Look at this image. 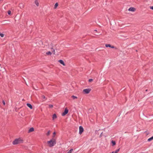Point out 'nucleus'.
<instances>
[{
	"label": "nucleus",
	"mask_w": 153,
	"mask_h": 153,
	"mask_svg": "<svg viewBox=\"0 0 153 153\" xmlns=\"http://www.w3.org/2000/svg\"><path fill=\"white\" fill-rule=\"evenodd\" d=\"M105 46L106 47H109L111 48H114V46H111V45L110 44H106Z\"/></svg>",
	"instance_id": "nucleus-9"
},
{
	"label": "nucleus",
	"mask_w": 153,
	"mask_h": 153,
	"mask_svg": "<svg viewBox=\"0 0 153 153\" xmlns=\"http://www.w3.org/2000/svg\"><path fill=\"white\" fill-rule=\"evenodd\" d=\"M20 7L21 8H23L24 7V6L22 4H21L20 5Z\"/></svg>",
	"instance_id": "nucleus-21"
},
{
	"label": "nucleus",
	"mask_w": 153,
	"mask_h": 153,
	"mask_svg": "<svg viewBox=\"0 0 153 153\" xmlns=\"http://www.w3.org/2000/svg\"><path fill=\"white\" fill-rule=\"evenodd\" d=\"M71 98L73 99V100H74L75 99H77L78 98V97L76 96H75L74 95H73L71 96Z\"/></svg>",
	"instance_id": "nucleus-13"
},
{
	"label": "nucleus",
	"mask_w": 153,
	"mask_h": 153,
	"mask_svg": "<svg viewBox=\"0 0 153 153\" xmlns=\"http://www.w3.org/2000/svg\"><path fill=\"white\" fill-rule=\"evenodd\" d=\"M128 10L129 11H131L132 12H134L136 10V9L133 7H130Z\"/></svg>",
	"instance_id": "nucleus-6"
},
{
	"label": "nucleus",
	"mask_w": 153,
	"mask_h": 153,
	"mask_svg": "<svg viewBox=\"0 0 153 153\" xmlns=\"http://www.w3.org/2000/svg\"><path fill=\"white\" fill-rule=\"evenodd\" d=\"M49 107L50 108H52L53 107V105H49Z\"/></svg>",
	"instance_id": "nucleus-24"
},
{
	"label": "nucleus",
	"mask_w": 153,
	"mask_h": 153,
	"mask_svg": "<svg viewBox=\"0 0 153 153\" xmlns=\"http://www.w3.org/2000/svg\"><path fill=\"white\" fill-rule=\"evenodd\" d=\"M0 36L2 37H4V34H3V33H0Z\"/></svg>",
	"instance_id": "nucleus-20"
},
{
	"label": "nucleus",
	"mask_w": 153,
	"mask_h": 153,
	"mask_svg": "<svg viewBox=\"0 0 153 153\" xmlns=\"http://www.w3.org/2000/svg\"><path fill=\"white\" fill-rule=\"evenodd\" d=\"M120 149H119L117 150H116L115 151H113L111 152V153H117L120 151Z\"/></svg>",
	"instance_id": "nucleus-12"
},
{
	"label": "nucleus",
	"mask_w": 153,
	"mask_h": 153,
	"mask_svg": "<svg viewBox=\"0 0 153 153\" xmlns=\"http://www.w3.org/2000/svg\"><path fill=\"white\" fill-rule=\"evenodd\" d=\"M94 31H96H96H97V30H94Z\"/></svg>",
	"instance_id": "nucleus-30"
},
{
	"label": "nucleus",
	"mask_w": 153,
	"mask_h": 153,
	"mask_svg": "<svg viewBox=\"0 0 153 153\" xmlns=\"http://www.w3.org/2000/svg\"><path fill=\"white\" fill-rule=\"evenodd\" d=\"M34 131V128L33 127H32L30 128V129L28 130V133H30L31 132H33Z\"/></svg>",
	"instance_id": "nucleus-8"
},
{
	"label": "nucleus",
	"mask_w": 153,
	"mask_h": 153,
	"mask_svg": "<svg viewBox=\"0 0 153 153\" xmlns=\"http://www.w3.org/2000/svg\"><path fill=\"white\" fill-rule=\"evenodd\" d=\"M27 105L28 107H29L30 109H32L33 107L32 105L29 103H27Z\"/></svg>",
	"instance_id": "nucleus-10"
},
{
	"label": "nucleus",
	"mask_w": 153,
	"mask_h": 153,
	"mask_svg": "<svg viewBox=\"0 0 153 153\" xmlns=\"http://www.w3.org/2000/svg\"><path fill=\"white\" fill-rule=\"evenodd\" d=\"M46 54L47 55H51V53L50 51H48L46 53Z\"/></svg>",
	"instance_id": "nucleus-17"
},
{
	"label": "nucleus",
	"mask_w": 153,
	"mask_h": 153,
	"mask_svg": "<svg viewBox=\"0 0 153 153\" xmlns=\"http://www.w3.org/2000/svg\"><path fill=\"white\" fill-rule=\"evenodd\" d=\"M47 143L48 144L49 146L51 147L54 146L56 144V142L55 140L53 138L50 140L48 141Z\"/></svg>",
	"instance_id": "nucleus-2"
},
{
	"label": "nucleus",
	"mask_w": 153,
	"mask_h": 153,
	"mask_svg": "<svg viewBox=\"0 0 153 153\" xmlns=\"http://www.w3.org/2000/svg\"><path fill=\"white\" fill-rule=\"evenodd\" d=\"M50 134V131H48V132L47 133L46 135L47 136H48Z\"/></svg>",
	"instance_id": "nucleus-22"
},
{
	"label": "nucleus",
	"mask_w": 153,
	"mask_h": 153,
	"mask_svg": "<svg viewBox=\"0 0 153 153\" xmlns=\"http://www.w3.org/2000/svg\"><path fill=\"white\" fill-rule=\"evenodd\" d=\"M140 153H143V152H141Z\"/></svg>",
	"instance_id": "nucleus-31"
},
{
	"label": "nucleus",
	"mask_w": 153,
	"mask_h": 153,
	"mask_svg": "<svg viewBox=\"0 0 153 153\" xmlns=\"http://www.w3.org/2000/svg\"><path fill=\"white\" fill-rule=\"evenodd\" d=\"M73 151V149H71L69 151H68L67 153H71Z\"/></svg>",
	"instance_id": "nucleus-18"
},
{
	"label": "nucleus",
	"mask_w": 153,
	"mask_h": 153,
	"mask_svg": "<svg viewBox=\"0 0 153 153\" xmlns=\"http://www.w3.org/2000/svg\"><path fill=\"white\" fill-rule=\"evenodd\" d=\"M84 129L83 127L82 126L79 127V134H81L83 131Z\"/></svg>",
	"instance_id": "nucleus-4"
},
{
	"label": "nucleus",
	"mask_w": 153,
	"mask_h": 153,
	"mask_svg": "<svg viewBox=\"0 0 153 153\" xmlns=\"http://www.w3.org/2000/svg\"><path fill=\"white\" fill-rule=\"evenodd\" d=\"M11 11H10V10H9L8 11V14H9V15H10V14H11Z\"/></svg>",
	"instance_id": "nucleus-25"
},
{
	"label": "nucleus",
	"mask_w": 153,
	"mask_h": 153,
	"mask_svg": "<svg viewBox=\"0 0 153 153\" xmlns=\"http://www.w3.org/2000/svg\"><path fill=\"white\" fill-rule=\"evenodd\" d=\"M93 80L92 79H90L89 80V81L90 82H91L92 81H93Z\"/></svg>",
	"instance_id": "nucleus-26"
},
{
	"label": "nucleus",
	"mask_w": 153,
	"mask_h": 153,
	"mask_svg": "<svg viewBox=\"0 0 153 153\" xmlns=\"http://www.w3.org/2000/svg\"><path fill=\"white\" fill-rule=\"evenodd\" d=\"M58 62L62 65L63 66H65V63L64 61L62 60H60L58 61Z\"/></svg>",
	"instance_id": "nucleus-7"
},
{
	"label": "nucleus",
	"mask_w": 153,
	"mask_h": 153,
	"mask_svg": "<svg viewBox=\"0 0 153 153\" xmlns=\"http://www.w3.org/2000/svg\"><path fill=\"white\" fill-rule=\"evenodd\" d=\"M111 143L112 144V146H114L116 144V143L114 141L112 140L111 141Z\"/></svg>",
	"instance_id": "nucleus-14"
},
{
	"label": "nucleus",
	"mask_w": 153,
	"mask_h": 153,
	"mask_svg": "<svg viewBox=\"0 0 153 153\" xmlns=\"http://www.w3.org/2000/svg\"><path fill=\"white\" fill-rule=\"evenodd\" d=\"M68 112V110L67 108H65L64 111L62 113V116H65Z\"/></svg>",
	"instance_id": "nucleus-5"
},
{
	"label": "nucleus",
	"mask_w": 153,
	"mask_h": 153,
	"mask_svg": "<svg viewBox=\"0 0 153 153\" xmlns=\"http://www.w3.org/2000/svg\"><path fill=\"white\" fill-rule=\"evenodd\" d=\"M35 3L37 5V6H38L39 5V3L38 2L37 0H35Z\"/></svg>",
	"instance_id": "nucleus-11"
},
{
	"label": "nucleus",
	"mask_w": 153,
	"mask_h": 153,
	"mask_svg": "<svg viewBox=\"0 0 153 153\" xmlns=\"http://www.w3.org/2000/svg\"><path fill=\"white\" fill-rule=\"evenodd\" d=\"M149 8L150 9L153 10V6H150Z\"/></svg>",
	"instance_id": "nucleus-28"
},
{
	"label": "nucleus",
	"mask_w": 153,
	"mask_h": 153,
	"mask_svg": "<svg viewBox=\"0 0 153 153\" xmlns=\"http://www.w3.org/2000/svg\"><path fill=\"white\" fill-rule=\"evenodd\" d=\"M55 134H56V132H54L53 133V137H54V135Z\"/></svg>",
	"instance_id": "nucleus-29"
},
{
	"label": "nucleus",
	"mask_w": 153,
	"mask_h": 153,
	"mask_svg": "<svg viewBox=\"0 0 153 153\" xmlns=\"http://www.w3.org/2000/svg\"><path fill=\"white\" fill-rule=\"evenodd\" d=\"M152 140H153V136H152V137H151V138L148 139V141H151Z\"/></svg>",
	"instance_id": "nucleus-15"
},
{
	"label": "nucleus",
	"mask_w": 153,
	"mask_h": 153,
	"mask_svg": "<svg viewBox=\"0 0 153 153\" xmlns=\"http://www.w3.org/2000/svg\"><path fill=\"white\" fill-rule=\"evenodd\" d=\"M91 91V89L90 88L86 89L83 90V92L85 94H88Z\"/></svg>",
	"instance_id": "nucleus-3"
},
{
	"label": "nucleus",
	"mask_w": 153,
	"mask_h": 153,
	"mask_svg": "<svg viewBox=\"0 0 153 153\" xmlns=\"http://www.w3.org/2000/svg\"><path fill=\"white\" fill-rule=\"evenodd\" d=\"M57 7V2H56L55 4L54 8L56 9Z\"/></svg>",
	"instance_id": "nucleus-19"
},
{
	"label": "nucleus",
	"mask_w": 153,
	"mask_h": 153,
	"mask_svg": "<svg viewBox=\"0 0 153 153\" xmlns=\"http://www.w3.org/2000/svg\"><path fill=\"white\" fill-rule=\"evenodd\" d=\"M57 117L56 115L55 114L53 115V119L54 120L55 118H56Z\"/></svg>",
	"instance_id": "nucleus-16"
},
{
	"label": "nucleus",
	"mask_w": 153,
	"mask_h": 153,
	"mask_svg": "<svg viewBox=\"0 0 153 153\" xmlns=\"http://www.w3.org/2000/svg\"><path fill=\"white\" fill-rule=\"evenodd\" d=\"M42 98L43 99H45V96L44 95H42Z\"/></svg>",
	"instance_id": "nucleus-27"
},
{
	"label": "nucleus",
	"mask_w": 153,
	"mask_h": 153,
	"mask_svg": "<svg viewBox=\"0 0 153 153\" xmlns=\"http://www.w3.org/2000/svg\"><path fill=\"white\" fill-rule=\"evenodd\" d=\"M2 102L4 105H5V103L4 100H3L2 101Z\"/></svg>",
	"instance_id": "nucleus-23"
},
{
	"label": "nucleus",
	"mask_w": 153,
	"mask_h": 153,
	"mask_svg": "<svg viewBox=\"0 0 153 153\" xmlns=\"http://www.w3.org/2000/svg\"><path fill=\"white\" fill-rule=\"evenodd\" d=\"M23 142V140L22 139L19 138L16 139L13 142V145H16L18 144L22 143Z\"/></svg>",
	"instance_id": "nucleus-1"
}]
</instances>
